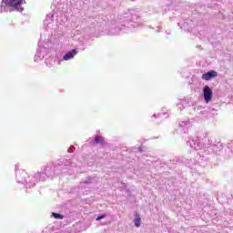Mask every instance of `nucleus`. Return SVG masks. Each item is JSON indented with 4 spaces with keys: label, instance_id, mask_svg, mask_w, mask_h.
Here are the masks:
<instances>
[{
    "label": "nucleus",
    "instance_id": "9d476101",
    "mask_svg": "<svg viewBox=\"0 0 233 233\" xmlns=\"http://www.w3.org/2000/svg\"><path fill=\"white\" fill-rule=\"evenodd\" d=\"M93 145H101L102 147L104 145H106V142L105 141V137L102 136H95L94 139H93Z\"/></svg>",
    "mask_w": 233,
    "mask_h": 233
},
{
    "label": "nucleus",
    "instance_id": "2eb2a0df",
    "mask_svg": "<svg viewBox=\"0 0 233 233\" xmlns=\"http://www.w3.org/2000/svg\"><path fill=\"white\" fill-rule=\"evenodd\" d=\"M51 218H54L55 219H64L65 216L63 214H60V213L53 212L52 215H51Z\"/></svg>",
    "mask_w": 233,
    "mask_h": 233
},
{
    "label": "nucleus",
    "instance_id": "f257e3e1",
    "mask_svg": "<svg viewBox=\"0 0 233 233\" xmlns=\"http://www.w3.org/2000/svg\"><path fill=\"white\" fill-rule=\"evenodd\" d=\"M25 0H2L0 5V14L3 12H23L25 8L21 6Z\"/></svg>",
    "mask_w": 233,
    "mask_h": 233
},
{
    "label": "nucleus",
    "instance_id": "dca6fc26",
    "mask_svg": "<svg viewBox=\"0 0 233 233\" xmlns=\"http://www.w3.org/2000/svg\"><path fill=\"white\" fill-rule=\"evenodd\" d=\"M108 215L106 213H104V214H99L97 217H96V221H101V219H105V218H106Z\"/></svg>",
    "mask_w": 233,
    "mask_h": 233
},
{
    "label": "nucleus",
    "instance_id": "20e7f679",
    "mask_svg": "<svg viewBox=\"0 0 233 233\" xmlns=\"http://www.w3.org/2000/svg\"><path fill=\"white\" fill-rule=\"evenodd\" d=\"M214 111H216L215 108L202 110L198 113V117H200V119H208V117H214V113H212Z\"/></svg>",
    "mask_w": 233,
    "mask_h": 233
},
{
    "label": "nucleus",
    "instance_id": "1a4fd4ad",
    "mask_svg": "<svg viewBox=\"0 0 233 233\" xmlns=\"http://www.w3.org/2000/svg\"><path fill=\"white\" fill-rule=\"evenodd\" d=\"M38 48L36 49V53L35 55V61H41L42 59H45V52L41 50V46L38 44Z\"/></svg>",
    "mask_w": 233,
    "mask_h": 233
},
{
    "label": "nucleus",
    "instance_id": "423d86ee",
    "mask_svg": "<svg viewBox=\"0 0 233 233\" xmlns=\"http://www.w3.org/2000/svg\"><path fill=\"white\" fill-rule=\"evenodd\" d=\"M215 77H218L217 71L209 70L202 75L201 79L204 81H210L211 79H215Z\"/></svg>",
    "mask_w": 233,
    "mask_h": 233
},
{
    "label": "nucleus",
    "instance_id": "f3484780",
    "mask_svg": "<svg viewBox=\"0 0 233 233\" xmlns=\"http://www.w3.org/2000/svg\"><path fill=\"white\" fill-rule=\"evenodd\" d=\"M52 19H54V14H49L46 15L45 23H46V21H48V20L52 21Z\"/></svg>",
    "mask_w": 233,
    "mask_h": 233
},
{
    "label": "nucleus",
    "instance_id": "6ab92c4d",
    "mask_svg": "<svg viewBox=\"0 0 233 233\" xmlns=\"http://www.w3.org/2000/svg\"><path fill=\"white\" fill-rule=\"evenodd\" d=\"M74 150H76V147L74 146H71L68 149L67 152H69L70 154H72V152H74Z\"/></svg>",
    "mask_w": 233,
    "mask_h": 233
},
{
    "label": "nucleus",
    "instance_id": "ddd939ff",
    "mask_svg": "<svg viewBox=\"0 0 233 233\" xmlns=\"http://www.w3.org/2000/svg\"><path fill=\"white\" fill-rule=\"evenodd\" d=\"M46 176V175L45 173H36L34 179H36V183H38V181H45Z\"/></svg>",
    "mask_w": 233,
    "mask_h": 233
},
{
    "label": "nucleus",
    "instance_id": "a211bd4d",
    "mask_svg": "<svg viewBox=\"0 0 233 233\" xmlns=\"http://www.w3.org/2000/svg\"><path fill=\"white\" fill-rule=\"evenodd\" d=\"M178 25V26H180V28H183V26L185 27V26H188V23H187V22H184V23H178L177 24Z\"/></svg>",
    "mask_w": 233,
    "mask_h": 233
},
{
    "label": "nucleus",
    "instance_id": "4be33fe9",
    "mask_svg": "<svg viewBox=\"0 0 233 233\" xmlns=\"http://www.w3.org/2000/svg\"><path fill=\"white\" fill-rule=\"evenodd\" d=\"M164 116H167V113H163Z\"/></svg>",
    "mask_w": 233,
    "mask_h": 233
},
{
    "label": "nucleus",
    "instance_id": "7ed1b4c3",
    "mask_svg": "<svg viewBox=\"0 0 233 233\" xmlns=\"http://www.w3.org/2000/svg\"><path fill=\"white\" fill-rule=\"evenodd\" d=\"M202 97H204L205 103L208 104L212 101V97H214V92L212 88L208 86H205L202 89Z\"/></svg>",
    "mask_w": 233,
    "mask_h": 233
},
{
    "label": "nucleus",
    "instance_id": "0eeeda50",
    "mask_svg": "<svg viewBox=\"0 0 233 233\" xmlns=\"http://www.w3.org/2000/svg\"><path fill=\"white\" fill-rule=\"evenodd\" d=\"M79 51L77 49H72L70 51H67L65 56H63L64 61H70V59H74L75 56H77Z\"/></svg>",
    "mask_w": 233,
    "mask_h": 233
},
{
    "label": "nucleus",
    "instance_id": "aec40b11",
    "mask_svg": "<svg viewBox=\"0 0 233 233\" xmlns=\"http://www.w3.org/2000/svg\"><path fill=\"white\" fill-rule=\"evenodd\" d=\"M139 16L136 15H132L131 16V21H137V19L138 18Z\"/></svg>",
    "mask_w": 233,
    "mask_h": 233
},
{
    "label": "nucleus",
    "instance_id": "f8f14e48",
    "mask_svg": "<svg viewBox=\"0 0 233 233\" xmlns=\"http://www.w3.org/2000/svg\"><path fill=\"white\" fill-rule=\"evenodd\" d=\"M134 225L137 228H139V227H141V217L137 213L135 214Z\"/></svg>",
    "mask_w": 233,
    "mask_h": 233
},
{
    "label": "nucleus",
    "instance_id": "9b49d317",
    "mask_svg": "<svg viewBox=\"0 0 233 233\" xmlns=\"http://www.w3.org/2000/svg\"><path fill=\"white\" fill-rule=\"evenodd\" d=\"M187 161H188V159H187L185 157H176V158L171 160V163L173 165H177V163L185 164V163H187Z\"/></svg>",
    "mask_w": 233,
    "mask_h": 233
},
{
    "label": "nucleus",
    "instance_id": "4468645a",
    "mask_svg": "<svg viewBox=\"0 0 233 233\" xmlns=\"http://www.w3.org/2000/svg\"><path fill=\"white\" fill-rule=\"evenodd\" d=\"M93 182H94V177H86L84 181H81V182H80V185H83V183H84L85 185H92Z\"/></svg>",
    "mask_w": 233,
    "mask_h": 233
},
{
    "label": "nucleus",
    "instance_id": "6e6552de",
    "mask_svg": "<svg viewBox=\"0 0 233 233\" xmlns=\"http://www.w3.org/2000/svg\"><path fill=\"white\" fill-rule=\"evenodd\" d=\"M192 127V124H190V120L182 121L179 123V128L181 131H184V134H187L188 132V128Z\"/></svg>",
    "mask_w": 233,
    "mask_h": 233
},
{
    "label": "nucleus",
    "instance_id": "412c9836",
    "mask_svg": "<svg viewBox=\"0 0 233 233\" xmlns=\"http://www.w3.org/2000/svg\"><path fill=\"white\" fill-rule=\"evenodd\" d=\"M138 152H139L140 154H142V152H145V149L143 148L142 146H140V147H138Z\"/></svg>",
    "mask_w": 233,
    "mask_h": 233
},
{
    "label": "nucleus",
    "instance_id": "f03ea898",
    "mask_svg": "<svg viewBox=\"0 0 233 233\" xmlns=\"http://www.w3.org/2000/svg\"><path fill=\"white\" fill-rule=\"evenodd\" d=\"M187 147L194 148V150H201L205 147V144L199 140L198 137H191L187 140Z\"/></svg>",
    "mask_w": 233,
    "mask_h": 233
},
{
    "label": "nucleus",
    "instance_id": "39448f33",
    "mask_svg": "<svg viewBox=\"0 0 233 233\" xmlns=\"http://www.w3.org/2000/svg\"><path fill=\"white\" fill-rule=\"evenodd\" d=\"M16 181L17 183H22V185H26L27 187H35V182L31 183L26 181V178H25V171L16 174Z\"/></svg>",
    "mask_w": 233,
    "mask_h": 233
},
{
    "label": "nucleus",
    "instance_id": "5701e85b",
    "mask_svg": "<svg viewBox=\"0 0 233 233\" xmlns=\"http://www.w3.org/2000/svg\"><path fill=\"white\" fill-rule=\"evenodd\" d=\"M153 117H156V114L153 115Z\"/></svg>",
    "mask_w": 233,
    "mask_h": 233
}]
</instances>
